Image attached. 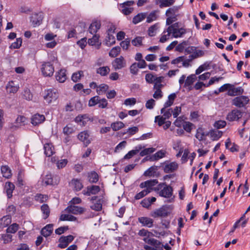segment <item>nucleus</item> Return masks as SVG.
I'll return each mask as SVG.
<instances>
[{
	"label": "nucleus",
	"mask_w": 250,
	"mask_h": 250,
	"mask_svg": "<svg viewBox=\"0 0 250 250\" xmlns=\"http://www.w3.org/2000/svg\"><path fill=\"white\" fill-rule=\"evenodd\" d=\"M200 115L198 111H191L190 114V119L193 122L198 121Z\"/></svg>",
	"instance_id": "obj_60"
},
{
	"label": "nucleus",
	"mask_w": 250,
	"mask_h": 250,
	"mask_svg": "<svg viewBox=\"0 0 250 250\" xmlns=\"http://www.w3.org/2000/svg\"><path fill=\"white\" fill-rule=\"evenodd\" d=\"M89 181L91 183H96L99 179L98 174L95 172H91L89 175Z\"/></svg>",
	"instance_id": "obj_51"
},
{
	"label": "nucleus",
	"mask_w": 250,
	"mask_h": 250,
	"mask_svg": "<svg viewBox=\"0 0 250 250\" xmlns=\"http://www.w3.org/2000/svg\"><path fill=\"white\" fill-rule=\"evenodd\" d=\"M41 70L43 76L50 77L54 72V67L50 62H44L41 65Z\"/></svg>",
	"instance_id": "obj_3"
},
{
	"label": "nucleus",
	"mask_w": 250,
	"mask_h": 250,
	"mask_svg": "<svg viewBox=\"0 0 250 250\" xmlns=\"http://www.w3.org/2000/svg\"><path fill=\"white\" fill-rule=\"evenodd\" d=\"M1 171L2 175L6 178H9L12 176L11 171L7 166H3L1 167Z\"/></svg>",
	"instance_id": "obj_37"
},
{
	"label": "nucleus",
	"mask_w": 250,
	"mask_h": 250,
	"mask_svg": "<svg viewBox=\"0 0 250 250\" xmlns=\"http://www.w3.org/2000/svg\"><path fill=\"white\" fill-rule=\"evenodd\" d=\"M243 89L241 87H234L231 85V87L229 89L228 94L229 96H233L243 93Z\"/></svg>",
	"instance_id": "obj_23"
},
{
	"label": "nucleus",
	"mask_w": 250,
	"mask_h": 250,
	"mask_svg": "<svg viewBox=\"0 0 250 250\" xmlns=\"http://www.w3.org/2000/svg\"><path fill=\"white\" fill-rule=\"evenodd\" d=\"M157 15L155 11L151 12L146 18V21L148 23L152 22L157 19Z\"/></svg>",
	"instance_id": "obj_62"
},
{
	"label": "nucleus",
	"mask_w": 250,
	"mask_h": 250,
	"mask_svg": "<svg viewBox=\"0 0 250 250\" xmlns=\"http://www.w3.org/2000/svg\"><path fill=\"white\" fill-rule=\"evenodd\" d=\"M166 119L163 116L158 115L155 118V122L157 123L159 126L164 125L166 122Z\"/></svg>",
	"instance_id": "obj_57"
},
{
	"label": "nucleus",
	"mask_w": 250,
	"mask_h": 250,
	"mask_svg": "<svg viewBox=\"0 0 250 250\" xmlns=\"http://www.w3.org/2000/svg\"><path fill=\"white\" fill-rule=\"evenodd\" d=\"M45 120L43 115L40 114H35L32 116L31 119V123L33 125H38L42 124Z\"/></svg>",
	"instance_id": "obj_15"
},
{
	"label": "nucleus",
	"mask_w": 250,
	"mask_h": 250,
	"mask_svg": "<svg viewBox=\"0 0 250 250\" xmlns=\"http://www.w3.org/2000/svg\"><path fill=\"white\" fill-rule=\"evenodd\" d=\"M168 30L171 32L172 37L175 38L182 37L187 32L185 28H180L178 23H175L169 26Z\"/></svg>",
	"instance_id": "obj_2"
},
{
	"label": "nucleus",
	"mask_w": 250,
	"mask_h": 250,
	"mask_svg": "<svg viewBox=\"0 0 250 250\" xmlns=\"http://www.w3.org/2000/svg\"><path fill=\"white\" fill-rule=\"evenodd\" d=\"M42 212L43 214L42 217L44 219H47L50 213V209L47 204H43L41 208Z\"/></svg>",
	"instance_id": "obj_33"
},
{
	"label": "nucleus",
	"mask_w": 250,
	"mask_h": 250,
	"mask_svg": "<svg viewBox=\"0 0 250 250\" xmlns=\"http://www.w3.org/2000/svg\"><path fill=\"white\" fill-rule=\"evenodd\" d=\"M150 192V190L148 189H145L139 193H137L135 196V198L136 200L140 199L141 198L144 197L146 195Z\"/></svg>",
	"instance_id": "obj_56"
},
{
	"label": "nucleus",
	"mask_w": 250,
	"mask_h": 250,
	"mask_svg": "<svg viewBox=\"0 0 250 250\" xmlns=\"http://www.w3.org/2000/svg\"><path fill=\"white\" fill-rule=\"evenodd\" d=\"M70 213L68 214H62L60 217V221H76L77 220V218L70 214Z\"/></svg>",
	"instance_id": "obj_38"
},
{
	"label": "nucleus",
	"mask_w": 250,
	"mask_h": 250,
	"mask_svg": "<svg viewBox=\"0 0 250 250\" xmlns=\"http://www.w3.org/2000/svg\"><path fill=\"white\" fill-rule=\"evenodd\" d=\"M99 36L95 34L93 36L92 38L89 39L88 40V43L90 45L97 46L98 48L101 45V43L99 42Z\"/></svg>",
	"instance_id": "obj_31"
},
{
	"label": "nucleus",
	"mask_w": 250,
	"mask_h": 250,
	"mask_svg": "<svg viewBox=\"0 0 250 250\" xmlns=\"http://www.w3.org/2000/svg\"><path fill=\"white\" fill-rule=\"evenodd\" d=\"M207 135L208 133L205 131L204 129L202 127H199L196 130L195 137L199 141H202L205 140Z\"/></svg>",
	"instance_id": "obj_25"
},
{
	"label": "nucleus",
	"mask_w": 250,
	"mask_h": 250,
	"mask_svg": "<svg viewBox=\"0 0 250 250\" xmlns=\"http://www.w3.org/2000/svg\"><path fill=\"white\" fill-rule=\"evenodd\" d=\"M112 66L115 70L121 69L126 65V61L123 56L116 58L112 62Z\"/></svg>",
	"instance_id": "obj_10"
},
{
	"label": "nucleus",
	"mask_w": 250,
	"mask_h": 250,
	"mask_svg": "<svg viewBox=\"0 0 250 250\" xmlns=\"http://www.w3.org/2000/svg\"><path fill=\"white\" fill-rule=\"evenodd\" d=\"M83 76V71H79L73 74L71 79L74 82H77Z\"/></svg>",
	"instance_id": "obj_45"
},
{
	"label": "nucleus",
	"mask_w": 250,
	"mask_h": 250,
	"mask_svg": "<svg viewBox=\"0 0 250 250\" xmlns=\"http://www.w3.org/2000/svg\"><path fill=\"white\" fill-rule=\"evenodd\" d=\"M101 22L100 21H94L90 25L89 31L91 34H95L101 27Z\"/></svg>",
	"instance_id": "obj_24"
},
{
	"label": "nucleus",
	"mask_w": 250,
	"mask_h": 250,
	"mask_svg": "<svg viewBox=\"0 0 250 250\" xmlns=\"http://www.w3.org/2000/svg\"><path fill=\"white\" fill-rule=\"evenodd\" d=\"M15 188L14 185L11 182H6L5 185V190L6 191L8 198L12 196L13 191Z\"/></svg>",
	"instance_id": "obj_28"
},
{
	"label": "nucleus",
	"mask_w": 250,
	"mask_h": 250,
	"mask_svg": "<svg viewBox=\"0 0 250 250\" xmlns=\"http://www.w3.org/2000/svg\"><path fill=\"white\" fill-rule=\"evenodd\" d=\"M53 225L52 224H48L45 226L41 230V234L43 236L46 237L50 236L53 232Z\"/></svg>",
	"instance_id": "obj_22"
},
{
	"label": "nucleus",
	"mask_w": 250,
	"mask_h": 250,
	"mask_svg": "<svg viewBox=\"0 0 250 250\" xmlns=\"http://www.w3.org/2000/svg\"><path fill=\"white\" fill-rule=\"evenodd\" d=\"M142 37H137L135 39L132 40L131 43L133 45L135 46H140L142 45V42L143 40Z\"/></svg>",
	"instance_id": "obj_50"
},
{
	"label": "nucleus",
	"mask_w": 250,
	"mask_h": 250,
	"mask_svg": "<svg viewBox=\"0 0 250 250\" xmlns=\"http://www.w3.org/2000/svg\"><path fill=\"white\" fill-rule=\"evenodd\" d=\"M74 239V237L72 235H69L68 236H62L59 239V244L58 247L61 249H64L66 248L68 245L72 242Z\"/></svg>",
	"instance_id": "obj_7"
},
{
	"label": "nucleus",
	"mask_w": 250,
	"mask_h": 250,
	"mask_svg": "<svg viewBox=\"0 0 250 250\" xmlns=\"http://www.w3.org/2000/svg\"><path fill=\"white\" fill-rule=\"evenodd\" d=\"M172 37L171 32L168 30V27L163 32L161 37L160 39V42L164 43L167 42L168 39Z\"/></svg>",
	"instance_id": "obj_27"
},
{
	"label": "nucleus",
	"mask_w": 250,
	"mask_h": 250,
	"mask_svg": "<svg viewBox=\"0 0 250 250\" xmlns=\"http://www.w3.org/2000/svg\"><path fill=\"white\" fill-rule=\"evenodd\" d=\"M174 2L175 0H162L160 1L159 6L160 8L168 7L172 5Z\"/></svg>",
	"instance_id": "obj_48"
},
{
	"label": "nucleus",
	"mask_w": 250,
	"mask_h": 250,
	"mask_svg": "<svg viewBox=\"0 0 250 250\" xmlns=\"http://www.w3.org/2000/svg\"><path fill=\"white\" fill-rule=\"evenodd\" d=\"M178 7L176 6H174L168 9L166 13V16H169V17L174 16L176 18V14L178 12Z\"/></svg>",
	"instance_id": "obj_46"
},
{
	"label": "nucleus",
	"mask_w": 250,
	"mask_h": 250,
	"mask_svg": "<svg viewBox=\"0 0 250 250\" xmlns=\"http://www.w3.org/2000/svg\"><path fill=\"white\" fill-rule=\"evenodd\" d=\"M57 90L55 89H49L44 91V99L48 104L55 101L58 98Z\"/></svg>",
	"instance_id": "obj_4"
},
{
	"label": "nucleus",
	"mask_w": 250,
	"mask_h": 250,
	"mask_svg": "<svg viewBox=\"0 0 250 250\" xmlns=\"http://www.w3.org/2000/svg\"><path fill=\"white\" fill-rule=\"evenodd\" d=\"M100 97L98 96H94L91 98L88 103L89 106H93L98 104L99 102Z\"/></svg>",
	"instance_id": "obj_63"
},
{
	"label": "nucleus",
	"mask_w": 250,
	"mask_h": 250,
	"mask_svg": "<svg viewBox=\"0 0 250 250\" xmlns=\"http://www.w3.org/2000/svg\"><path fill=\"white\" fill-rule=\"evenodd\" d=\"M91 209L96 211H100L102 208V205L100 200L97 201L95 203L90 206Z\"/></svg>",
	"instance_id": "obj_59"
},
{
	"label": "nucleus",
	"mask_w": 250,
	"mask_h": 250,
	"mask_svg": "<svg viewBox=\"0 0 250 250\" xmlns=\"http://www.w3.org/2000/svg\"><path fill=\"white\" fill-rule=\"evenodd\" d=\"M44 183L46 185H53L54 182L52 175L51 174H47L46 175L44 179Z\"/></svg>",
	"instance_id": "obj_64"
},
{
	"label": "nucleus",
	"mask_w": 250,
	"mask_h": 250,
	"mask_svg": "<svg viewBox=\"0 0 250 250\" xmlns=\"http://www.w3.org/2000/svg\"><path fill=\"white\" fill-rule=\"evenodd\" d=\"M11 223V218L9 215L3 216L0 219V227H6Z\"/></svg>",
	"instance_id": "obj_35"
},
{
	"label": "nucleus",
	"mask_w": 250,
	"mask_h": 250,
	"mask_svg": "<svg viewBox=\"0 0 250 250\" xmlns=\"http://www.w3.org/2000/svg\"><path fill=\"white\" fill-rule=\"evenodd\" d=\"M196 79V75L195 74H191L188 76L185 81V87H188L191 86L193 83L195 82Z\"/></svg>",
	"instance_id": "obj_39"
},
{
	"label": "nucleus",
	"mask_w": 250,
	"mask_h": 250,
	"mask_svg": "<svg viewBox=\"0 0 250 250\" xmlns=\"http://www.w3.org/2000/svg\"><path fill=\"white\" fill-rule=\"evenodd\" d=\"M158 183V181L156 179L150 180L142 183L140 187L141 188H146L150 191L152 189V187L155 186Z\"/></svg>",
	"instance_id": "obj_20"
},
{
	"label": "nucleus",
	"mask_w": 250,
	"mask_h": 250,
	"mask_svg": "<svg viewBox=\"0 0 250 250\" xmlns=\"http://www.w3.org/2000/svg\"><path fill=\"white\" fill-rule=\"evenodd\" d=\"M169 214L168 208L167 206H163L154 210L152 213L151 216L154 218L164 217L167 216Z\"/></svg>",
	"instance_id": "obj_8"
},
{
	"label": "nucleus",
	"mask_w": 250,
	"mask_h": 250,
	"mask_svg": "<svg viewBox=\"0 0 250 250\" xmlns=\"http://www.w3.org/2000/svg\"><path fill=\"white\" fill-rule=\"evenodd\" d=\"M19 229V225L16 223H14L6 229L7 233H14Z\"/></svg>",
	"instance_id": "obj_52"
},
{
	"label": "nucleus",
	"mask_w": 250,
	"mask_h": 250,
	"mask_svg": "<svg viewBox=\"0 0 250 250\" xmlns=\"http://www.w3.org/2000/svg\"><path fill=\"white\" fill-rule=\"evenodd\" d=\"M249 102L248 97L245 96L235 98L232 101V104L237 107H242L246 105Z\"/></svg>",
	"instance_id": "obj_9"
},
{
	"label": "nucleus",
	"mask_w": 250,
	"mask_h": 250,
	"mask_svg": "<svg viewBox=\"0 0 250 250\" xmlns=\"http://www.w3.org/2000/svg\"><path fill=\"white\" fill-rule=\"evenodd\" d=\"M155 151V148L153 147H149L145 148L142 150L140 153V155L142 157L152 153Z\"/></svg>",
	"instance_id": "obj_54"
},
{
	"label": "nucleus",
	"mask_w": 250,
	"mask_h": 250,
	"mask_svg": "<svg viewBox=\"0 0 250 250\" xmlns=\"http://www.w3.org/2000/svg\"><path fill=\"white\" fill-rule=\"evenodd\" d=\"M125 127V124L121 121L112 123L111 127L114 131H118Z\"/></svg>",
	"instance_id": "obj_41"
},
{
	"label": "nucleus",
	"mask_w": 250,
	"mask_h": 250,
	"mask_svg": "<svg viewBox=\"0 0 250 250\" xmlns=\"http://www.w3.org/2000/svg\"><path fill=\"white\" fill-rule=\"evenodd\" d=\"M66 70L61 69L56 72V79L60 83H64L66 80Z\"/></svg>",
	"instance_id": "obj_21"
},
{
	"label": "nucleus",
	"mask_w": 250,
	"mask_h": 250,
	"mask_svg": "<svg viewBox=\"0 0 250 250\" xmlns=\"http://www.w3.org/2000/svg\"><path fill=\"white\" fill-rule=\"evenodd\" d=\"M22 97L27 101H30L33 98V95L29 89L25 88L22 93Z\"/></svg>",
	"instance_id": "obj_42"
},
{
	"label": "nucleus",
	"mask_w": 250,
	"mask_h": 250,
	"mask_svg": "<svg viewBox=\"0 0 250 250\" xmlns=\"http://www.w3.org/2000/svg\"><path fill=\"white\" fill-rule=\"evenodd\" d=\"M179 165L176 162L165 161L162 165L164 171L166 173H172L176 171Z\"/></svg>",
	"instance_id": "obj_5"
},
{
	"label": "nucleus",
	"mask_w": 250,
	"mask_h": 250,
	"mask_svg": "<svg viewBox=\"0 0 250 250\" xmlns=\"http://www.w3.org/2000/svg\"><path fill=\"white\" fill-rule=\"evenodd\" d=\"M154 190L161 197L169 198L173 195L172 188L166 183H161L153 188Z\"/></svg>",
	"instance_id": "obj_1"
},
{
	"label": "nucleus",
	"mask_w": 250,
	"mask_h": 250,
	"mask_svg": "<svg viewBox=\"0 0 250 250\" xmlns=\"http://www.w3.org/2000/svg\"><path fill=\"white\" fill-rule=\"evenodd\" d=\"M143 148L142 146L140 145L136 147L135 150H132L129 151L125 156V159H129L132 158L133 156L137 154L139 151Z\"/></svg>",
	"instance_id": "obj_30"
},
{
	"label": "nucleus",
	"mask_w": 250,
	"mask_h": 250,
	"mask_svg": "<svg viewBox=\"0 0 250 250\" xmlns=\"http://www.w3.org/2000/svg\"><path fill=\"white\" fill-rule=\"evenodd\" d=\"M120 51L121 48L119 46L113 47L110 51L109 55L112 58L116 57L120 53Z\"/></svg>",
	"instance_id": "obj_47"
},
{
	"label": "nucleus",
	"mask_w": 250,
	"mask_h": 250,
	"mask_svg": "<svg viewBox=\"0 0 250 250\" xmlns=\"http://www.w3.org/2000/svg\"><path fill=\"white\" fill-rule=\"evenodd\" d=\"M172 109L169 108L167 110L165 108H162L161 109V113L163 114V116L166 119H169L172 115Z\"/></svg>",
	"instance_id": "obj_49"
},
{
	"label": "nucleus",
	"mask_w": 250,
	"mask_h": 250,
	"mask_svg": "<svg viewBox=\"0 0 250 250\" xmlns=\"http://www.w3.org/2000/svg\"><path fill=\"white\" fill-rule=\"evenodd\" d=\"M146 15L145 13H140L134 17L132 20V22L136 24L143 21L146 17Z\"/></svg>",
	"instance_id": "obj_36"
},
{
	"label": "nucleus",
	"mask_w": 250,
	"mask_h": 250,
	"mask_svg": "<svg viewBox=\"0 0 250 250\" xmlns=\"http://www.w3.org/2000/svg\"><path fill=\"white\" fill-rule=\"evenodd\" d=\"M51 161L52 162H56L57 167L59 169L65 167L68 163V160L66 159H62L56 161L55 157H52L51 158Z\"/></svg>",
	"instance_id": "obj_34"
},
{
	"label": "nucleus",
	"mask_w": 250,
	"mask_h": 250,
	"mask_svg": "<svg viewBox=\"0 0 250 250\" xmlns=\"http://www.w3.org/2000/svg\"><path fill=\"white\" fill-rule=\"evenodd\" d=\"M7 92L9 93H15L19 89V85L15 81H10L6 86Z\"/></svg>",
	"instance_id": "obj_13"
},
{
	"label": "nucleus",
	"mask_w": 250,
	"mask_h": 250,
	"mask_svg": "<svg viewBox=\"0 0 250 250\" xmlns=\"http://www.w3.org/2000/svg\"><path fill=\"white\" fill-rule=\"evenodd\" d=\"M16 123L17 125H11L10 126L11 129L16 130L19 126L26 125L27 123V118L23 116H19L16 120Z\"/></svg>",
	"instance_id": "obj_12"
},
{
	"label": "nucleus",
	"mask_w": 250,
	"mask_h": 250,
	"mask_svg": "<svg viewBox=\"0 0 250 250\" xmlns=\"http://www.w3.org/2000/svg\"><path fill=\"white\" fill-rule=\"evenodd\" d=\"M138 235L141 236H144L145 237H150L153 236L152 232H149L146 229H143L139 230Z\"/></svg>",
	"instance_id": "obj_53"
},
{
	"label": "nucleus",
	"mask_w": 250,
	"mask_h": 250,
	"mask_svg": "<svg viewBox=\"0 0 250 250\" xmlns=\"http://www.w3.org/2000/svg\"><path fill=\"white\" fill-rule=\"evenodd\" d=\"M108 89V86L104 83L99 85L97 88L96 91L99 95L104 93Z\"/></svg>",
	"instance_id": "obj_44"
},
{
	"label": "nucleus",
	"mask_w": 250,
	"mask_h": 250,
	"mask_svg": "<svg viewBox=\"0 0 250 250\" xmlns=\"http://www.w3.org/2000/svg\"><path fill=\"white\" fill-rule=\"evenodd\" d=\"M21 43H22L21 39L18 38V39H17L16 42H14L13 43H12L11 44V45H10V48H13V49L19 48L21 46Z\"/></svg>",
	"instance_id": "obj_61"
},
{
	"label": "nucleus",
	"mask_w": 250,
	"mask_h": 250,
	"mask_svg": "<svg viewBox=\"0 0 250 250\" xmlns=\"http://www.w3.org/2000/svg\"><path fill=\"white\" fill-rule=\"evenodd\" d=\"M242 116V113L238 109L232 110L229 113L227 116V120L232 122L238 120Z\"/></svg>",
	"instance_id": "obj_11"
},
{
	"label": "nucleus",
	"mask_w": 250,
	"mask_h": 250,
	"mask_svg": "<svg viewBox=\"0 0 250 250\" xmlns=\"http://www.w3.org/2000/svg\"><path fill=\"white\" fill-rule=\"evenodd\" d=\"M106 40V44L109 46H111L115 43V37L111 34L108 33V36H107Z\"/></svg>",
	"instance_id": "obj_58"
},
{
	"label": "nucleus",
	"mask_w": 250,
	"mask_h": 250,
	"mask_svg": "<svg viewBox=\"0 0 250 250\" xmlns=\"http://www.w3.org/2000/svg\"><path fill=\"white\" fill-rule=\"evenodd\" d=\"M35 198L37 201L40 203L46 202L48 199V197L47 195H42L41 194H37Z\"/></svg>",
	"instance_id": "obj_55"
},
{
	"label": "nucleus",
	"mask_w": 250,
	"mask_h": 250,
	"mask_svg": "<svg viewBox=\"0 0 250 250\" xmlns=\"http://www.w3.org/2000/svg\"><path fill=\"white\" fill-rule=\"evenodd\" d=\"M43 15L42 12L35 13L32 15L31 21L34 26L40 25L43 19Z\"/></svg>",
	"instance_id": "obj_18"
},
{
	"label": "nucleus",
	"mask_w": 250,
	"mask_h": 250,
	"mask_svg": "<svg viewBox=\"0 0 250 250\" xmlns=\"http://www.w3.org/2000/svg\"><path fill=\"white\" fill-rule=\"evenodd\" d=\"M89 120L88 117L86 115H78L75 119V122L81 126H84Z\"/></svg>",
	"instance_id": "obj_26"
},
{
	"label": "nucleus",
	"mask_w": 250,
	"mask_h": 250,
	"mask_svg": "<svg viewBox=\"0 0 250 250\" xmlns=\"http://www.w3.org/2000/svg\"><path fill=\"white\" fill-rule=\"evenodd\" d=\"M166 154V151L164 150H161L157 151L153 155H152L150 159L151 161H157L160 159L164 158Z\"/></svg>",
	"instance_id": "obj_32"
},
{
	"label": "nucleus",
	"mask_w": 250,
	"mask_h": 250,
	"mask_svg": "<svg viewBox=\"0 0 250 250\" xmlns=\"http://www.w3.org/2000/svg\"><path fill=\"white\" fill-rule=\"evenodd\" d=\"M78 138L83 142L85 146H87L91 142L89 138V134L87 131H83L78 135Z\"/></svg>",
	"instance_id": "obj_14"
},
{
	"label": "nucleus",
	"mask_w": 250,
	"mask_h": 250,
	"mask_svg": "<svg viewBox=\"0 0 250 250\" xmlns=\"http://www.w3.org/2000/svg\"><path fill=\"white\" fill-rule=\"evenodd\" d=\"M71 186L76 191H79L83 188V185L81 181L78 179H73L70 183Z\"/></svg>",
	"instance_id": "obj_29"
},
{
	"label": "nucleus",
	"mask_w": 250,
	"mask_h": 250,
	"mask_svg": "<svg viewBox=\"0 0 250 250\" xmlns=\"http://www.w3.org/2000/svg\"><path fill=\"white\" fill-rule=\"evenodd\" d=\"M100 188L98 186H92L87 187L86 189L83 191L84 195L89 196L91 194H96L100 191Z\"/></svg>",
	"instance_id": "obj_17"
},
{
	"label": "nucleus",
	"mask_w": 250,
	"mask_h": 250,
	"mask_svg": "<svg viewBox=\"0 0 250 250\" xmlns=\"http://www.w3.org/2000/svg\"><path fill=\"white\" fill-rule=\"evenodd\" d=\"M44 154L46 156L50 157L55 153V148L51 143H46L44 145Z\"/></svg>",
	"instance_id": "obj_19"
},
{
	"label": "nucleus",
	"mask_w": 250,
	"mask_h": 250,
	"mask_svg": "<svg viewBox=\"0 0 250 250\" xmlns=\"http://www.w3.org/2000/svg\"><path fill=\"white\" fill-rule=\"evenodd\" d=\"M97 73L102 76L107 75L110 72V68L108 66H102L98 68L96 71Z\"/></svg>",
	"instance_id": "obj_40"
},
{
	"label": "nucleus",
	"mask_w": 250,
	"mask_h": 250,
	"mask_svg": "<svg viewBox=\"0 0 250 250\" xmlns=\"http://www.w3.org/2000/svg\"><path fill=\"white\" fill-rule=\"evenodd\" d=\"M85 210L86 209L84 208L70 205L65 209L64 211L75 215H81L83 213Z\"/></svg>",
	"instance_id": "obj_6"
},
{
	"label": "nucleus",
	"mask_w": 250,
	"mask_h": 250,
	"mask_svg": "<svg viewBox=\"0 0 250 250\" xmlns=\"http://www.w3.org/2000/svg\"><path fill=\"white\" fill-rule=\"evenodd\" d=\"M159 29V25L156 23L151 26L148 30V34L149 36H154L157 32V31Z\"/></svg>",
	"instance_id": "obj_43"
},
{
	"label": "nucleus",
	"mask_w": 250,
	"mask_h": 250,
	"mask_svg": "<svg viewBox=\"0 0 250 250\" xmlns=\"http://www.w3.org/2000/svg\"><path fill=\"white\" fill-rule=\"evenodd\" d=\"M138 222L141 223L142 226L151 228L153 226L154 221L152 219L147 217H140L138 218Z\"/></svg>",
	"instance_id": "obj_16"
}]
</instances>
